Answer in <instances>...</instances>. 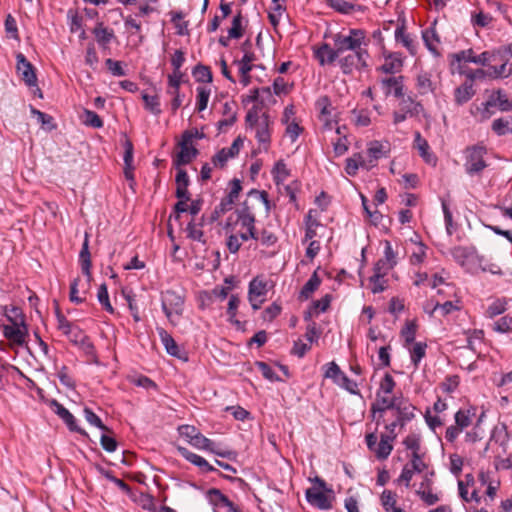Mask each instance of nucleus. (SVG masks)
<instances>
[{"label":"nucleus","mask_w":512,"mask_h":512,"mask_svg":"<svg viewBox=\"0 0 512 512\" xmlns=\"http://www.w3.org/2000/svg\"><path fill=\"white\" fill-rule=\"evenodd\" d=\"M70 342L80 346L85 352L93 350V344L90 342L88 336L77 326H74L66 335Z\"/></svg>","instance_id":"25"},{"label":"nucleus","mask_w":512,"mask_h":512,"mask_svg":"<svg viewBox=\"0 0 512 512\" xmlns=\"http://www.w3.org/2000/svg\"><path fill=\"white\" fill-rule=\"evenodd\" d=\"M83 414L84 418L90 425L95 426L103 431H109L108 427L103 424L102 420L92 411V409L85 407L83 409Z\"/></svg>","instance_id":"52"},{"label":"nucleus","mask_w":512,"mask_h":512,"mask_svg":"<svg viewBox=\"0 0 512 512\" xmlns=\"http://www.w3.org/2000/svg\"><path fill=\"white\" fill-rule=\"evenodd\" d=\"M17 72L21 79L29 87L37 86V77L33 65L26 59L22 53L16 55Z\"/></svg>","instance_id":"10"},{"label":"nucleus","mask_w":512,"mask_h":512,"mask_svg":"<svg viewBox=\"0 0 512 512\" xmlns=\"http://www.w3.org/2000/svg\"><path fill=\"white\" fill-rule=\"evenodd\" d=\"M415 473H417V471L413 470L409 464H406L396 482L398 484H404L408 488Z\"/></svg>","instance_id":"62"},{"label":"nucleus","mask_w":512,"mask_h":512,"mask_svg":"<svg viewBox=\"0 0 512 512\" xmlns=\"http://www.w3.org/2000/svg\"><path fill=\"white\" fill-rule=\"evenodd\" d=\"M207 498L214 507H225L231 506V501L216 488L209 489L207 491Z\"/></svg>","instance_id":"39"},{"label":"nucleus","mask_w":512,"mask_h":512,"mask_svg":"<svg viewBox=\"0 0 512 512\" xmlns=\"http://www.w3.org/2000/svg\"><path fill=\"white\" fill-rule=\"evenodd\" d=\"M414 147L418 150L419 155L426 163L432 165L436 164V156L430 151L427 140H425L418 131L414 134Z\"/></svg>","instance_id":"22"},{"label":"nucleus","mask_w":512,"mask_h":512,"mask_svg":"<svg viewBox=\"0 0 512 512\" xmlns=\"http://www.w3.org/2000/svg\"><path fill=\"white\" fill-rule=\"evenodd\" d=\"M193 76L195 77L196 81L202 82V83H209L212 81V73L208 66L205 65H197L193 69Z\"/></svg>","instance_id":"48"},{"label":"nucleus","mask_w":512,"mask_h":512,"mask_svg":"<svg viewBox=\"0 0 512 512\" xmlns=\"http://www.w3.org/2000/svg\"><path fill=\"white\" fill-rule=\"evenodd\" d=\"M435 25V23L433 24ZM422 39L426 48L434 55L439 56L440 52L438 51V45L440 43L439 35L436 32L434 26L429 27L422 31Z\"/></svg>","instance_id":"30"},{"label":"nucleus","mask_w":512,"mask_h":512,"mask_svg":"<svg viewBox=\"0 0 512 512\" xmlns=\"http://www.w3.org/2000/svg\"><path fill=\"white\" fill-rule=\"evenodd\" d=\"M229 185H230V190L227 195V204L232 205L234 203V201L238 198V196L242 190V185H241V181L236 178H234L230 182Z\"/></svg>","instance_id":"61"},{"label":"nucleus","mask_w":512,"mask_h":512,"mask_svg":"<svg viewBox=\"0 0 512 512\" xmlns=\"http://www.w3.org/2000/svg\"><path fill=\"white\" fill-rule=\"evenodd\" d=\"M496 99L498 100V109L500 111H512V100L508 99L507 95L502 90L494 91Z\"/></svg>","instance_id":"63"},{"label":"nucleus","mask_w":512,"mask_h":512,"mask_svg":"<svg viewBox=\"0 0 512 512\" xmlns=\"http://www.w3.org/2000/svg\"><path fill=\"white\" fill-rule=\"evenodd\" d=\"M476 91L471 81H465L454 91V101L456 105L462 106L472 99Z\"/></svg>","instance_id":"26"},{"label":"nucleus","mask_w":512,"mask_h":512,"mask_svg":"<svg viewBox=\"0 0 512 512\" xmlns=\"http://www.w3.org/2000/svg\"><path fill=\"white\" fill-rule=\"evenodd\" d=\"M492 130L499 136L512 133V117L495 119L492 123Z\"/></svg>","instance_id":"40"},{"label":"nucleus","mask_w":512,"mask_h":512,"mask_svg":"<svg viewBox=\"0 0 512 512\" xmlns=\"http://www.w3.org/2000/svg\"><path fill=\"white\" fill-rule=\"evenodd\" d=\"M487 73L492 78H503L512 74V68L507 67L506 61L500 66H490Z\"/></svg>","instance_id":"53"},{"label":"nucleus","mask_w":512,"mask_h":512,"mask_svg":"<svg viewBox=\"0 0 512 512\" xmlns=\"http://www.w3.org/2000/svg\"><path fill=\"white\" fill-rule=\"evenodd\" d=\"M273 123L267 113L261 115V121L253 127L255 130V137L260 145L263 146L265 151L268 150L271 142L270 125Z\"/></svg>","instance_id":"13"},{"label":"nucleus","mask_w":512,"mask_h":512,"mask_svg":"<svg viewBox=\"0 0 512 512\" xmlns=\"http://www.w3.org/2000/svg\"><path fill=\"white\" fill-rule=\"evenodd\" d=\"M316 58L318 59L320 65L332 64L340 57L339 51H337V47L334 46L332 48L329 44H322L315 52Z\"/></svg>","instance_id":"27"},{"label":"nucleus","mask_w":512,"mask_h":512,"mask_svg":"<svg viewBox=\"0 0 512 512\" xmlns=\"http://www.w3.org/2000/svg\"><path fill=\"white\" fill-rule=\"evenodd\" d=\"M415 410V406L402 396H400L394 408L396 415L399 417V421L404 423L411 421L415 417Z\"/></svg>","instance_id":"24"},{"label":"nucleus","mask_w":512,"mask_h":512,"mask_svg":"<svg viewBox=\"0 0 512 512\" xmlns=\"http://www.w3.org/2000/svg\"><path fill=\"white\" fill-rule=\"evenodd\" d=\"M385 148V145L379 141H371L368 144V166L372 168L376 165L379 159L386 157L387 150Z\"/></svg>","instance_id":"32"},{"label":"nucleus","mask_w":512,"mask_h":512,"mask_svg":"<svg viewBox=\"0 0 512 512\" xmlns=\"http://www.w3.org/2000/svg\"><path fill=\"white\" fill-rule=\"evenodd\" d=\"M416 89L420 95H427L434 91V84L429 73L421 72L417 75Z\"/></svg>","instance_id":"35"},{"label":"nucleus","mask_w":512,"mask_h":512,"mask_svg":"<svg viewBox=\"0 0 512 512\" xmlns=\"http://www.w3.org/2000/svg\"><path fill=\"white\" fill-rule=\"evenodd\" d=\"M51 405L55 407L54 412L65 422L70 431L77 432L82 436H88V433L77 425L75 417L68 409L56 400H53Z\"/></svg>","instance_id":"16"},{"label":"nucleus","mask_w":512,"mask_h":512,"mask_svg":"<svg viewBox=\"0 0 512 512\" xmlns=\"http://www.w3.org/2000/svg\"><path fill=\"white\" fill-rule=\"evenodd\" d=\"M368 52H351L346 56H340L338 64L344 74H351L354 68L367 67Z\"/></svg>","instance_id":"9"},{"label":"nucleus","mask_w":512,"mask_h":512,"mask_svg":"<svg viewBox=\"0 0 512 512\" xmlns=\"http://www.w3.org/2000/svg\"><path fill=\"white\" fill-rule=\"evenodd\" d=\"M228 34H229V38H233V39H239L243 36L241 12H238V14L233 17L232 26L228 30Z\"/></svg>","instance_id":"50"},{"label":"nucleus","mask_w":512,"mask_h":512,"mask_svg":"<svg viewBox=\"0 0 512 512\" xmlns=\"http://www.w3.org/2000/svg\"><path fill=\"white\" fill-rule=\"evenodd\" d=\"M393 436H389L385 433L380 434V441L378 442V435L376 430L367 433L365 436V442L367 448L374 453L378 460H386L391 452L393 451Z\"/></svg>","instance_id":"5"},{"label":"nucleus","mask_w":512,"mask_h":512,"mask_svg":"<svg viewBox=\"0 0 512 512\" xmlns=\"http://www.w3.org/2000/svg\"><path fill=\"white\" fill-rule=\"evenodd\" d=\"M395 40L396 42L401 43L411 55H415L417 53V43L414 37L406 32L404 23L397 26L395 30Z\"/></svg>","instance_id":"23"},{"label":"nucleus","mask_w":512,"mask_h":512,"mask_svg":"<svg viewBox=\"0 0 512 512\" xmlns=\"http://www.w3.org/2000/svg\"><path fill=\"white\" fill-rule=\"evenodd\" d=\"M183 299L173 291H166L162 298V310L171 321L172 315L182 313Z\"/></svg>","instance_id":"12"},{"label":"nucleus","mask_w":512,"mask_h":512,"mask_svg":"<svg viewBox=\"0 0 512 512\" xmlns=\"http://www.w3.org/2000/svg\"><path fill=\"white\" fill-rule=\"evenodd\" d=\"M318 487H311L306 490L305 496L309 504L321 510H328L332 508V501L334 499L331 489H326V483L319 477L315 478Z\"/></svg>","instance_id":"4"},{"label":"nucleus","mask_w":512,"mask_h":512,"mask_svg":"<svg viewBox=\"0 0 512 512\" xmlns=\"http://www.w3.org/2000/svg\"><path fill=\"white\" fill-rule=\"evenodd\" d=\"M93 34L99 45L106 47L115 37L114 31L103 26L102 23L97 24L93 29Z\"/></svg>","instance_id":"36"},{"label":"nucleus","mask_w":512,"mask_h":512,"mask_svg":"<svg viewBox=\"0 0 512 512\" xmlns=\"http://www.w3.org/2000/svg\"><path fill=\"white\" fill-rule=\"evenodd\" d=\"M397 264V253L394 252L390 241H384V256L379 259L375 266L377 269H383L384 272H388L393 269Z\"/></svg>","instance_id":"21"},{"label":"nucleus","mask_w":512,"mask_h":512,"mask_svg":"<svg viewBox=\"0 0 512 512\" xmlns=\"http://www.w3.org/2000/svg\"><path fill=\"white\" fill-rule=\"evenodd\" d=\"M136 501L142 509L148 512H156L157 510L155 498L148 493H141Z\"/></svg>","instance_id":"51"},{"label":"nucleus","mask_w":512,"mask_h":512,"mask_svg":"<svg viewBox=\"0 0 512 512\" xmlns=\"http://www.w3.org/2000/svg\"><path fill=\"white\" fill-rule=\"evenodd\" d=\"M4 336L17 345H23L27 335V327L24 323L13 325H5L3 328Z\"/></svg>","instance_id":"17"},{"label":"nucleus","mask_w":512,"mask_h":512,"mask_svg":"<svg viewBox=\"0 0 512 512\" xmlns=\"http://www.w3.org/2000/svg\"><path fill=\"white\" fill-rule=\"evenodd\" d=\"M423 110L420 102H416L411 97H401L398 109L393 113V123L395 125L404 122L407 118L416 117Z\"/></svg>","instance_id":"7"},{"label":"nucleus","mask_w":512,"mask_h":512,"mask_svg":"<svg viewBox=\"0 0 512 512\" xmlns=\"http://www.w3.org/2000/svg\"><path fill=\"white\" fill-rule=\"evenodd\" d=\"M240 300L236 295H231L228 302L227 314L229 315V321L237 328H241V322L237 320L236 313L239 306Z\"/></svg>","instance_id":"45"},{"label":"nucleus","mask_w":512,"mask_h":512,"mask_svg":"<svg viewBox=\"0 0 512 512\" xmlns=\"http://www.w3.org/2000/svg\"><path fill=\"white\" fill-rule=\"evenodd\" d=\"M475 415L471 409H459L454 416L455 425L463 430L470 426L472 417Z\"/></svg>","instance_id":"41"},{"label":"nucleus","mask_w":512,"mask_h":512,"mask_svg":"<svg viewBox=\"0 0 512 512\" xmlns=\"http://www.w3.org/2000/svg\"><path fill=\"white\" fill-rule=\"evenodd\" d=\"M316 106L320 110L319 120L322 122L323 128L325 130H331L333 128V108L331 106L329 98L327 96L319 98L316 102Z\"/></svg>","instance_id":"18"},{"label":"nucleus","mask_w":512,"mask_h":512,"mask_svg":"<svg viewBox=\"0 0 512 512\" xmlns=\"http://www.w3.org/2000/svg\"><path fill=\"white\" fill-rule=\"evenodd\" d=\"M97 298L100 304L105 308L107 312L113 313L114 309L109 301V295L106 284L100 285L97 293Z\"/></svg>","instance_id":"55"},{"label":"nucleus","mask_w":512,"mask_h":512,"mask_svg":"<svg viewBox=\"0 0 512 512\" xmlns=\"http://www.w3.org/2000/svg\"><path fill=\"white\" fill-rule=\"evenodd\" d=\"M142 98L145 103V108L149 110V112L154 115H159L161 113L160 102L157 96L144 94Z\"/></svg>","instance_id":"54"},{"label":"nucleus","mask_w":512,"mask_h":512,"mask_svg":"<svg viewBox=\"0 0 512 512\" xmlns=\"http://www.w3.org/2000/svg\"><path fill=\"white\" fill-rule=\"evenodd\" d=\"M406 449L411 450L412 453H419L421 449L420 436L417 434H409L403 440Z\"/></svg>","instance_id":"57"},{"label":"nucleus","mask_w":512,"mask_h":512,"mask_svg":"<svg viewBox=\"0 0 512 512\" xmlns=\"http://www.w3.org/2000/svg\"><path fill=\"white\" fill-rule=\"evenodd\" d=\"M157 332L166 352L173 357H179V347L173 337L161 327L157 328Z\"/></svg>","instance_id":"33"},{"label":"nucleus","mask_w":512,"mask_h":512,"mask_svg":"<svg viewBox=\"0 0 512 512\" xmlns=\"http://www.w3.org/2000/svg\"><path fill=\"white\" fill-rule=\"evenodd\" d=\"M178 450L187 461L199 467L203 472L215 471V468L210 465L202 456L190 452L188 449L183 447H179Z\"/></svg>","instance_id":"31"},{"label":"nucleus","mask_w":512,"mask_h":512,"mask_svg":"<svg viewBox=\"0 0 512 512\" xmlns=\"http://www.w3.org/2000/svg\"><path fill=\"white\" fill-rule=\"evenodd\" d=\"M334 46L337 47L340 56L346 52H368L363 46H367L366 33L362 29H350L347 35L337 33L333 36Z\"/></svg>","instance_id":"1"},{"label":"nucleus","mask_w":512,"mask_h":512,"mask_svg":"<svg viewBox=\"0 0 512 512\" xmlns=\"http://www.w3.org/2000/svg\"><path fill=\"white\" fill-rule=\"evenodd\" d=\"M401 335L405 340V345L414 342L416 335V324L414 322H407L401 330Z\"/></svg>","instance_id":"60"},{"label":"nucleus","mask_w":512,"mask_h":512,"mask_svg":"<svg viewBox=\"0 0 512 512\" xmlns=\"http://www.w3.org/2000/svg\"><path fill=\"white\" fill-rule=\"evenodd\" d=\"M257 205H263L267 215L270 213L271 204L268 193L264 190L251 189L247 193L246 199L234 213L237 217H254Z\"/></svg>","instance_id":"2"},{"label":"nucleus","mask_w":512,"mask_h":512,"mask_svg":"<svg viewBox=\"0 0 512 512\" xmlns=\"http://www.w3.org/2000/svg\"><path fill=\"white\" fill-rule=\"evenodd\" d=\"M320 283L321 280L318 277L317 272H314L312 276L309 278V280L302 287L300 296L305 299H308L311 296V294L319 287Z\"/></svg>","instance_id":"44"},{"label":"nucleus","mask_w":512,"mask_h":512,"mask_svg":"<svg viewBox=\"0 0 512 512\" xmlns=\"http://www.w3.org/2000/svg\"><path fill=\"white\" fill-rule=\"evenodd\" d=\"M326 3L335 11L342 14H350L355 10V5L345 0H326Z\"/></svg>","instance_id":"47"},{"label":"nucleus","mask_w":512,"mask_h":512,"mask_svg":"<svg viewBox=\"0 0 512 512\" xmlns=\"http://www.w3.org/2000/svg\"><path fill=\"white\" fill-rule=\"evenodd\" d=\"M380 501L385 512H404L402 508L396 506L397 495L391 490H384Z\"/></svg>","instance_id":"34"},{"label":"nucleus","mask_w":512,"mask_h":512,"mask_svg":"<svg viewBox=\"0 0 512 512\" xmlns=\"http://www.w3.org/2000/svg\"><path fill=\"white\" fill-rule=\"evenodd\" d=\"M382 88L386 96L393 94L396 98L404 96L403 77H389L381 80Z\"/></svg>","instance_id":"19"},{"label":"nucleus","mask_w":512,"mask_h":512,"mask_svg":"<svg viewBox=\"0 0 512 512\" xmlns=\"http://www.w3.org/2000/svg\"><path fill=\"white\" fill-rule=\"evenodd\" d=\"M81 119L83 124L92 128H102L104 125L99 115L88 109H84Z\"/></svg>","instance_id":"43"},{"label":"nucleus","mask_w":512,"mask_h":512,"mask_svg":"<svg viewBox=\"0 0 512 512\" xmlns=\"http://www.w3.org/2000/svg\"><path fill=\"white\" fill-rule=\"evenodd\" d=\"M267 294V283L259 278H254L249 284L248 297L254 310L260 309Z\"/></svg>","instance_id":"11"},{"label":"nucleus","mask_w":512,"mask_h":512,"mask_svg":"<svg viewBox=\"0 0 512 512\" xmlns=\"http://www.w3.org/2000/svg\"><path fill=\"white\" fill-rule=\"evenodd\" d=\"M493 330L498 333H507L512 330V317L503 316L493 323Z\"/></svg>","instance_id":"56"},{"label":"nucleus","mask_w":512,"mask_h":512,"mask_svg":"<svg viewBox=\"0 0 512 512\" xmlns=\"http://www.w3.org/2000/svg\"><path fill=\"white\" fill-rule=\"evenodd\" d=\"M256 218L254 217H237L234 222V226H240V238L242 241H248L249 239L258 240V233L255 228Z\"/></svg>","instance_id":"14"},{"label":"nucleus","mask_w":512,"mask_h":512,"mask_svg":"<svg viewBox=\"0 0 512 512\" xmlns=\"http://www.w3.org/2000/svg\"><path fill=\"white\" fill-rule=\"evenodd\" d=\"M191 445L197 449L210 451L213 450V446L215 445V443L199 432V434L191 442Z\"/></svg>","instance_id":"59"},{"label":"nucleus","mask_w":512,"mask_h":512,"mask_svg":"<svg viewBox=\"0 0 512 512\" xmlns=\"http://www.w3.org/2000/svg\"><path fill=\"white\" fill-rule=\"evenodd\" d=\"M396 386V382L394 381L393 377L386 373L384 377L382 378L379 388L376 393L379 394H385V395H392L394 389Z\"/></svg>","instance_id":"49"},{"label":"nucleus","mask_w":512,"mask_h":512,"mask_svg":"<svg viewBox=\"0 0 512 512\" xmlns=\"http://www.w3.org/2000/svg\"><path fill=\"white\" fill-rule=\"evenodd\" d=\"M180 151L173 159L175 167L189 164L198 155V150L191 143L190 134H182L181 141L178 143Z\"/></svg>","instance_id":"8"},{"label":"nucleus","mask_w":512,"mask_h":512,"mask_svg":"<svg viewBox=\"0 0 512 512\" xmlns=\"http://www.w3.org/2000/svg\"><path fill=\"white\" fill-rule=\"evenodd\" d=\"M30 111L31 114L37 118L38 122L41 123L44 129L52 130L55 128V125L53 124V118L50 115L41 112L33 106H30Z\"/></svg>","instance_id":"46"},{"label":"nucleus","mask_w":512,"mask_h":512,"mask_svg":"<svg viewBox=\"0 0 512 512\" xmlns=\"http://www.w3.org/2000/svg\"><path fill=\"white\" fill-rule=\"evenodd\" d=\"M79 262L81 265V270L87 278V284L89 285V283L92 280V274H91L92 263H91V255H90V251H89V235L87 233H85L84 241H83L82 248H81V251L79 254Z\"/></svg>","instance_id":"20"},{"label":"nucleus","mask_w":512,"mask_h":512,"mask_svg":"<svg viewBox=\"0 0 512 512\" xmlns=\"http://www.w3.org/2000/svg\"><path fill=\"white\" fill-rule=\"evenodd\" d=\"M177 168L176 174V197L178 199L190 200V195L188 192V186L190 183L189 176L187 172L179 167Z\"/></svg>","instance_id":"28"},{"label":"nucleus","mask_w":512,"mask_h":512,"mask_svg":"<svg viewBox=\"0 0 512 512\" xmlns=\"http://www.w3.org/2000/svg\"><path fill=\"white\" fill-rule=\"evenodd\" d=\"M387 272H384L383 269H377V266H374V274L370 277L371 283V291L374 294L381 293L386 289V280L384 279Z\"/></svg>","instance_id":"37"},{"label":"nucleus","mask_w":512,"mask_h":512,"mask_svg":"<svg viewBox=\"0 0 512 512\" xmlns=\"http://www.w3.org/2000/svg\"><path fill=\"white\" fill-rule=\"evenodd\" d=\"M338 386L346 389L352 394H358V385L355 381L348 378V376L344 373L341 378L336 380V383Z\"/></svg>","instance_id":"64"},{"label":"nucleus","mask_w":512,"mask_h":512,"mask_svg":"<svg viewBox=\"0 0 512 512\" xmlns=\"http://www.w3.org/2000/svg\"><path fill=\"white\" fill-rule=\"evenodd\" d=\"M274 181L276 183L283 182L289 176V170L283 161H278L273 169Z\"/></svg>","instance_id":"58"},{"label":"nucleus","mask_w":512,"mask_h":512,"mask_svg":"<svg viewBox=\"0 0 512 512\" xmlns=\"http://www.w3.org/2000/svg\"><path fill=\"white\" fill-rule=\"evenodd\" d=\"M202 222L196 223L194 220H191L185 229L187 233V237L193 241L200 242L202 244H206V239L204 236V232L201 229Z\"/></svg>","instance_id":"38"},{"label":"nucleus","mask_w":512,"mask_h":512,"mask_svg":"<svg viewBox=\"0 0 512 512\" xmlns=\"http://www.w3.org/2000/svg\"><path fill=\"white\" fill-rule=\"evenodd\" d=\"M400 397L376 393V400L371 404L370 412L372 419L379 426L384 414L388 410H394Z\"/></svg>","instance_id":"6"},{"label":"nucleus","mask_w":512,"mask_h":512,"mask_svg":"<svg viewBox=\"0 0 512 512\" xmlns=\"http://www.w3.org/2000/svg\"><path fill=\"white\" fill-rule=\"evenodd\" d=\"M403 67V60L398 53H390L385 56L384 63L379 67V70L386 74H395L401 71Z\"/></svg>","instance_id":"29"},{"label":"nucleus","mask_w":512,"mask_h":512,"mask_svg":"<svg viewBox=\"0 0 512 512\" xmlns=\"http://www.w3.org/2000/svg\"><path fill=\"white\" fill-rule=\"evenodd\" d=\"M486 153V147L481 144L468 146L464 149V169L468 175H480L482 171L488 166L484 159Z\"/></svg>","instance_id":"3"},{"label":"nucleus","mask_w":512,"mask_h":512,"mask_svg":"<svg viewBox=\"0 0 512 512\" xmlns=\"http://www.w3.org/2000/svg\"><path fill=\"white\" fill-rule=\"evenodd\" d=\"M426 348H427L426 343L416 342V343H414L413 347L410 349L411 362L413 363L415 368L418 367L420 361L425 357Z\"/></svg>","instance_id":"42"},{"label":"nucleus","mask_w":512,"mask_h":512,"mask_svg":"<svg viewBox=\"0 0 512 512\" xmlns=\"http://www.w3.org/2000/svg\"><path fill=\"white\" fill-rule=\"evenodd\" d=\"M495 57V54H491L490 52H483L479 55H474L472 49H467L460 51L454 55V58L457 62H465V63H475L482 66H485Z\"/></svg>","instance_id":"15"}]
</instances>
